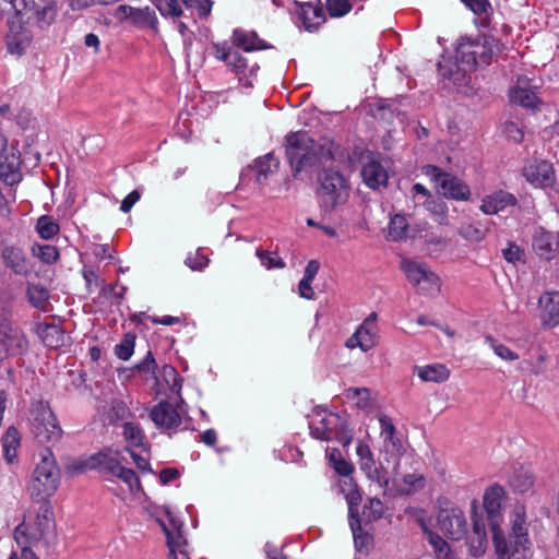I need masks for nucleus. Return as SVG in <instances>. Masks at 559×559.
<instances>
[{
  "instance_id": "obj_43",
  "label": "nucleus",
  "mask_w": 559,
  "mask_h": 559,
  "mask_svg": "<svg viewBox=\"0 0 559 559\" xmlns=\"http://www.w3.org/2000/svg\"><path fill=\"white\" fill-rule=\"evenodd\" d=\"M408 223L404 215H394L388 226V235L391 240L397 241L406 237Z\"/></svg>"
},
{
  "instance_id": "obj_64",
  "label": "nucleus",
  "mask_w": 559,
  "mask_h": 559,
  "mask_svg": "<svg viewBox=\"0 0 559 559\" xmlns=\"http://www.w3.org/2000/svg\"><path fill=\"white\" fill-rule=\"evenodd\" d=\"M427 209L431 211V213L437 217L439 223H444V219L447 217V206L443 202H435L428 200Z\"/></svg>"
},
{
  "instance_id": "obj_61",
  "label": "nucleus",
  "mask_w": 559,
  "mask_h": 559,
  "mask_svg": "<svg viewBox=\"0 0 559 559\" xmlns=\"http://www.w3.org/2000/svg\"><path fill=\"white\" fill-rule=\"evenodd\" d=\"M475 14L481 15L491 11V4L488 0H461Z\"/></svg>"
},
{
  "instance_id": "obj_28",
  "label": "nucleus",
  "mask_w": 559,
  "mask_h": 559,
  "mask_svg": "<svg viewBox=\"0 0 559 559\" xmlns=\"http://www.w3.org/2000/svg\"><path fill=\"white\" fill-rule=\"evenodd\" d=\"M1 255L5 266L15 274L26 276L31 272L29 261L22 249L8 246L3 248Z\"/></svg>"
},
{
  "instance_id": "obj_58",
  "label": "nucleus",
  "mask_w": 559,
  "mask_h": 559,
  "mask_svg": "<svg viewBox=\"0 0 559 559\" xmlns=\"http://www.w3.org/2000/svg\"><path fill=\"white\" fill-rule=\"evenodd\" d=\"M425 485V479L418 474H407L404 476V488L401 489L403 493H412Z\"/></svg>"
},
{
  "instance_id": "obj_46",
  "label": "nucleus",
  "mask_w": 559,
  "mask_h": 559,
  "mask_svg": "<svg viewBox=\"0 0 559 559\" xmlns=\"http://www.w3.org/2000/svg\"><path fill=\"white\" fill-rule=\"evenodd\" d=\"M27 297L34 307L45 309L49 299V293L40 285L31 284L27 287Z\"/></svg>"
},
{
  "instance_id": "obj_8",
  "label": "nucleus",
  "mask_w": 559,
  "mask_h": 559,
  "mask_svg": "<svg viewBox=\"0 0 559 559\" xmlns=\"http://www.w3.org/2000/svg\"><path fill=\"white\" fill-rule=\"evenodd\" d=\"M214 56L223 61L233 72L241 86L251 87L257 80L259 64L250 62L248 58L242 56L238 50L227 45H215Z\"/></svg>"
},
{
  "instance_id": "obj_13",
  "label": "nucleus",
  "mask_w": 559,
  "mask_h": 559,
  "mask_svg": "<svg viewBox=\"0 0 559 559\" xmlns=\"http://www.w3.org/2000/svg\"><path fill=\"white\" fill-rule=\"evenodd\" d=\"M475 45V40L471 38H461L456 48L457 70L452 73V71L447 69L445 64L439 62L440 75L453 81L455 86H460L461 82L465 80V72L474 70L478 66Z\"/></svg>"
},
{
  "instance_id": "obj_24",
  "label": "nucleus",
  "mask_w": 559,
  "mask_h": 559,
  "mask_svg": "<svg viewBox=\"0 0 559 559\" xmlns=\"http://www.w3.org/2000/svg\"><path fill=\"white\" fill-rule=\"evenodd\" d=\"M516 204L518 199L513 193L497 190L483 198L479 210L486 215H496Z\"/></svg>"
},
{
  "instance_id": "obj_25",
  "label": "nucleus",
  "mask_w": 559,
  "mask_h": 559,
  "mask_svg": "<svg viewBox=\"0 0 559 559\" xmlns=\"http://www.w3.org/2000/svg\"><path fill=\"white\" fill-rule=\"evenodd\" d=\"M361 177L364 182L371 189L385 186L389 179L388 171L382 163L373 157L362 165Z\"/></svg>"
},
{
  "instance_id": "obj_30",
  "label": "nucleus",
  "mask_w": 559,
  "mask_h": 559,
  "mask_svg": "<svg viewBox=\"0 0 559 559\" xmlns=\"http://www.w3.org/2000/svg\"><path fill=\"white\" fill-rule=\"evenodd\" d=\"M509 97L513 104L526 108H535L538 103L535 92L530 86V83L524 80H518L516 84L510 88Z\"/></svg>"
},
{
  "instance_id": "obj_54",
  "label": "nucleus",
  "mask_w": 559,
  "mask_h": 559,
  "mask_svg": "<svg viewBox=\"0 0 559 559\" xmlns=\"http://www.w3.org/2000/svg\"><path fill=\"white\" fill-rule=\"evenodd\" d=\"M326 9L331 16L340 17L347 14L352 5L348 0H325Z\"/></svg>"
},
{
  "instance_id": "obj_34",
  "label": "nucleus",
  "mask_w": 559,
  "mask_h": 559,
  "mask_svg": "<svg viewBox=\"0 0 559 559\" xmlns=\"http://www.w3.org/2000/svg\"><path fill=\"white\" fill-rule=\"evenodd\" d=\"M535 477L528 467L521 466L515 468L509 478L512 489L520 493H525L534 486Z\"/></svg>"
},
{
  "instance_id": "obj_27",
  "label": "nucleus",
  "mask_w": 559,
  "mask_h": 559,
  "mask_svg": "<svg viewBox=\"0 0 559 559\" xmlns=\"http://www.w3.org/2000/svg\"><path fill=\"white\" fill-rule=\"evenodd\" d=\"M555 238L551 233L547 231L543 227H537L534 230L532 238V248L534 252L543 260L550 261L557 250L554 247Z\"/></svg>"
},
{
  "instance_id": "obj_14",
  "label": "nucleus",
  "mask_w": 559,
  "mask_h": 559,
  "mask_svg": "<svg viewBox=\"0 0 559 559\" xmlns=\"http://www.w3.org/2000/svg\"><path fill=\"white\" fill-rule=\"evenodd\" d=\"M467 526V520L460 507L449 501L440 504L438 528L444 536L453 540H461L466 536Z\"/></svg>"
},
{
  "instance_id": "obj_20",
  "label": "nucleus",
  "mask_w": 559,
  "mask_h": 559,
  "mask_svg": "<svg viewBox=\"0 0 559 559\" xmlns=\"http://www.w3.org/2000/svg\"><path fill=\"white\" fill-rule=\"evenodd\" d=\"M169 524L157 518V522L162 526L167 537V546L169 548V559H189L186 551V539L181 533V523L175 519L169 510H164Z\"/></svg>"
},
{
  "instance_id": "obj_6",
  "label": "nucleus",
  "mask_w": 559,
  "mask_h": 559,
  "mask_svg": "<svg viewBox=\"0 0 559 559\" xmlns=\"http://www.w3.org/2000/svg\"><path fill=\"white\" fill-rule=\"evenodd\" d=\"M51 528L52 521L48 510L43 515L38 514L34 523L24 521L14 530L16 547L8 559H39L31 546L44 538Z\"/></svg>"
},
{
  "instance_id": "obj_49",
  "label": "nucleus",
  "mask_w": 559,
  "mask_h": 559,
  "mask_svg": "<svg viewBox=\"0 0 559 559\" xmlns=\"http://www.w3.org/2000/svg\"><path fill=\"white\" fill-rule=\"evenodd\" d=\"M37 231L44 239H50L59 231V225L49 216H41L37 222Z\"/></svg>"
},
{
  "instance_id": "obj_1",
  "label": "nucleus",
  "mask_w": 559,
  "mask_h": 559,
  "mask_svg": "<svg viewBox=\"0 0 559 559\" xmlns=\"http://www.w3.org/2000/svg\"><path fill=\"white\" fill-rule=\"evenodd\" d=\"M504 489L499 485H492L484 493V507L487 512L492 542L499 559H527L531 557V542L525 526V511L523 507H516L511 515V533L507 540L501 523V502Z\"/></svg>"
},
{
  "instance_id": "obj_23",
  "label": "nucleus",
  "mask_w": 559,
  "mask_h": 559,
  "mask_svg": "<svg viewBox=\"0 0 559 559\" xmlns=\"http://www.w3.org/2000/svg\"><path fill=\"white\" fill-rule=\"evenodd\" d=\"M0 178L10 186L22 179L20 153L15 147L0 154Z\"/></svg>"
},
{
  "instance_id": "obj_45",
  "label": "nucleus",
  "mask_w": 559,
  "mask_h": 559,
  "mask_svg": "<svg viewBox=\"0 0 559 559\" xmlns=\"http://www.w3.org/2000/svg\"><path fill=\"white\" fill-rule=\"evenodd\" d=\"M485 343L493 350V353L502 360L514 361L519 359V355L507 345L500 343L490 335L485 337Z\"/></svg>"
},
{
  "instance_id": "obj_26",
  "label": "nucleus",
  "mask_w": 559,
  "mask_h": 559,
  "mask_svg": "<svg viewBox=\"0 0 559 559\" xmlns=\"http://www.w3.org/2000/svg\"><path fill=\"white\" fill-rule=\"evenodd\" d=\"M544 324L554 328L559 324V292H546L538 299Z\"/></svg>"
},
{
  "instance_id": "obj_37",
  "label": "nucleus",
  "mask_w": 559,
  "mask_h": 559,
  "mask_svg": "<svg viewBox=\"0 0 559 559\" xmlns=\"http://www.w3.org/2000/svg\"><path fill=\"white\" fill-rule=\"evenodd\" d=\"M21 436L16 428L9 427L2 437L3 455L8 463H13L17 456Z\"/></svg>"
},
{
  "instance_id": "obj_19",
  "label": "nucleus",
  "mask_w": 559,
  "mask_h": 559,
  "mask_svg": "<svg viewBox=\"0 0 559 559\" xmlns=\"http://www.w3.org/2000/svg\"><path fill=\"white\" fill-rule=\"evenodd\" d=\"M522 175L532 187L537 189L551 188L556 182L554 165L546 159L527 160L522 169Z\"/></svg>"
},
{
  "instance_id": "obj_31",
  "label": "nucleus",
  "mask_w": 559,
  "mask_h": 559,
  "mask_svg": "<svg viewBox=\"0 0 559 559\" xmlns=\"http://www.w3.org/2000/svg\"><path fill=\"white\" fill-rule=\"evenodd\" d=\"M36 333L50 348H59L64 344V333L60 325L51 322H40L36 325Z\"/></svg>"
},
{
  "instance_id": "obj_39",
  "label": "nucleus",
  "mask_w": 559,
  "mask_h": 559,
  "mask_svg": "<svg viewBox=\"0 0 559 559\" xmlns=\"http://www.w3.org/2000/svg\"><path fill=\"white\" fill-rule=\"evenodd\" d=\"M345 396L359 409L369 411L373 407L371 392L367 388H349L346 390Z\"/></svg>"
},
{
  "instance_id": "obj_59",
  "label": "nucleus",
  "mask_w": 559,
  "mask_h": 559,
  "mask_svg": "<svg viewBox=\"0 0 559 559\" xmlns=\"http://www.w3.org/2000/svg\"><path fill=\"white\" fill-rule=\"evenodd\" d=\"M133 349V337L126 336L118 345H116L115 353L120 359L128 360L132 356Z\"/></svg>"
},
{
  "instance_id": "obj_36",
  "label": "nucleus",
  "mask_w": 559,
  "mask_h": 559,
  "mask_svg": "<svg viewBox=\"0 0 559 559\" xmlns=\"http://www.w3.org/2000/svg\"><path fill=\"white\" fill-rule=\"evenodd\" d=\"M487 543L484 523L475 520L473 524V535L467 540L471 555L474 557L483 556L486 551Z\"/></svg>"
},
{
  "instance_id": "obj_18",
  "label": "nucleus",
  "mask_w": 559,
  "mask_h": 559,
  "mask_svg": "<svg viewBox=\"0 0 559 559\" xmlns=\"http://www.w3.org/2000/svg\"><path fill=\"white\" fill-rule=\"evenodd\" d=\"M186 413L185 402L181 403L177 399L175 405L167 401L159 402L151 409L150 417L157 428L174 430L181 425Z\"/></svg>"
},
{
  "instance_id": "obj_56",
  "label": "nucleus",
  "mask_w": 559,
  "mask_h": 559,
  "mask_svg": "<svg viewBox=\"0 0 559 559\" xmlns=\"http://www.w3.org/2000/svg\"><path fill=\"white\" fill-rule=\"evenodd\" d=\"M34 253L36 257H38L41 261L46 263H53L59 258V252L57 248L51 245L38 246L36 249H34Z\"/></svg>"
},
{
  "instance_id": "obj_44",
  "label": "nucleus",
  "mask_w": 559,
  "mask_h": 559,
  "mask_svg": "<svg viewBox=\"0 0 559 559\" xmlns=\"http://www.w3.org/2000/svg\"><path fill=\"white\" fill-rule=\"evenodd\" d=\"M255 257L259 259L261 265L266 270L284 269L286 266L285 261L274 251H267L263 249L255 250Z\"/></svg>"
},
{
  "instance_id": "obj_10",
  "label": "nucleus",
  "mask_w": 559,
  "mask_h": 559,
  "mask_svg": "<svg viewBox=\"0 0 559 559\" xmlns=\"http://www.w3.org/2000/svg\"><path fill=\"white\" fill-rule=\"evenodd\" d=\"M421 171L435 185L438 193L444 198L456 201H467L469 199V187L456 176L445 173L433 165L424 166Z\"/></svg>"
},
{
  "instance_id": "obj_29",
  "label": "nucleus",
  "mask_w": 559,
  "mask_h": 559,
  "mask_svg": "<svg viewBox=\"0 0 559 559\" xmlns=\"http://www.w3.org/2000/svg\"><path fill=\"white\" fill-rule=\"evenodd\" d=\"M340 492L348 504V520L358 519V508L361 502V492L353 478H345L338 483Z\"/></svg>"
},
{
  "instance_id": "obj_62",
  "label": "nucleus",
  "mask_w": 559,
  "mask_h": 559,
  "mask_svg": "<svg viewBox=\"0 0 559 559\" xmlns=\"http://www.w3.org/2000/svg\"><path fill=\"white\" fill-rule=\"evenodd\" d=\"M460 235L471 241H480L484 239V231L474 225H467L461 228Z\"/></svg>"
},
{
  "instance_id": "obj_17",
  "label": "nucleus",
  "mask_w": 559,
  "mask_h": 559,
  "mask_svg": "<svg viewBox=\"0 0 559 559\" xmlns=\"http://www.w3.org/2000/svg\"><path fill=\"white\" fill-rule=\"evenodd\" d=\"M379 425H380V438L382 439V453L384 454V460L390 463H393V466L396 467L400 462V457L404 452V445L402 440L396 436V429L393 424V420L385 414H380L378 416Z\"/></svg>"
},
{
  "instance_id": "obj_2",
  "label": "nucleus",
  "mask_w": 559,
  "mask_h": 559,
  "mask_svg": "<svg viewBox=\"0 0 559 559\" xmlns=\"http://www.w3.org/2000/svg\"><path fill=\"white\" fill-rule=\"evenodd\" d=\"M127 457L120 450L105 449L86 459H79L68 465V472L82 474L91 469H104L118 478L124 486L120 493H117L124 501L141 502L145 497L141 481L133 469L124 466Z\"/></svg>"
},
{
  "instance_id": "obj_38",
  "label": "nucleus",
  "mask_w": 559,
  "mask_h": 559,
  "mask_svg": "<svg viewBox=\"0 0 559 559\" xmlns=\"http://www.w3.org/2000/svg\"><path fill=\"white\" fill-rule=\"evenodd\" d=\"M122 435L129 445V449H142L143 452H146L147 444L145 437L138 425L133 423H124Z\"/></svg>"
},
{
  "instance_id": "obj_21",
  "label": "nucleus",
  "mask_w": 559,
  "mask_h": 559,
  "mask_svg": "<svg viewBox=\"0 0 559 559\" xmlns=\"http://www.w3.org/2000/svg\"><path fill=\"white\" fill-rule=\"evenodd\" d=\"M358 464L360 469L366 474L367 478L379 484L380 487H386L389 478L382 467H379L374 461L370 447L359 441L356 447Z\"/></svg>"
},
{
  "instance_id": "obj_35",
  "label": "nucleus",
  "mask_w": 559,
  "mask_h": 559,
  "mask_svg": "<svg viewBox=\"0 0 559 559\" xmlns=\"http://www.w3.org/2000/svg\"><path fill=\"white\" fill-rule=\"evenodd\" d=\"M233 43L247 52L267 48L255 33L242 29L234 31Z\"/></svg>"
},
{
  "instance_id": "obj_51",
  "label": "nucleus",
  "mask_w": 559,
  "mask_h": 559,
  "mask_svg": "<svg viewBox=\"0 0 559 559\" xmlns=\"http://www.w3.org/2000/svg\"><path fill=\"white\" fill-rule=\"evenodd\" d=\"M429 542L435 550L437 559H453L449 544L440 536L430 534Z\"/></svg>"
},
{
  "instance_id": "obj_7",
  "label": "nucleus",
  "mask_w": 559,
  "mask_h": 559,
  "mask_svg": "<svg viewBox=\"0 0 559 559\" xmlns=\"http://www.w3.org/2000/svg\"><path fill=\"white\" fill-rule=\"evenodd\" d=\"M317 190L320 206L326 211H333L347 202L350 187L344 176L333 169H326L318 177Z\"/></svg>"
},
{
  "instance_id": "obj_50",
  "label": "nucleus",
  "mask_w": 559,
  "mask_h": 559,
  "mask_svg": "<svg viewBox=\"0 0 559 559\" xmlns=\"http://www.w3.org/2000/svg\"><path fill=\"white\" fill-rule=\"evenodd\" d=\"M120 451L123 453V455L128 453L131 456L133 463L135 464L139 471H141L142 473H153V469L151 468L148 462V450H146V452H143L142 450L141 452H136L135 450L124 448L123 450Z\"/></svg>"
},
{
  "instance_id": "obj_57",
  "label": "nucleus",
  "mask_w": 559,
  "mask_h": 559,
  "mask_svg": "<svg viewBox=\"0 0 559 559\" xmlns=\"http://www.w3.org/2000/svg\"><path fill=\"white\" fill-rule=\"evenodd\" d=\"M210 260L202 252L201 249H198L194 254H189L185 261L186 265L190 267L192 271H202L204 270Z\"/></svg>"
},
{
  "instance_id": "obj_15",
  "label": "nucleus",
  "mask_w": 559,
  "mask_h": 559,
  "mask_svg": "<svg viewBox=\"0 0 559 559\" xmlns=\"http://www.w3.org/2000/svg\"><path fill=\"white\" fill-rule=\"evenodd\" d=\"M380 329L378 325L377 312H371L346 340L345 346L348 349L359 348L367 353L379 344Z\"/></svg>"
},
{
  "instance_id": "obj_52",
  "label": "nucleus",
  "mask_w": 559,
  "mask_h": 559,
  "mask_svg": "<svg viewBox=\"0 0 559 559\" xmlns=\"http://www.w3.org/2000/svg\"><path fill=\"white\" fill-rule=\"evenodd\" d=\"M502 255L509 263L512 264H516L519 262L524 263L525 261L524 250L514 242H509L508 247L502 249Z\"/></svg>"
},
{
  "instance_id": "obj_33",
  "label": "nucleus",
  "mask_w": 559,
  "mask_h": 559,
  "mask_svg": "<svg viewBox=\"0 0 559 559\" xmlns=\"http://www.w3.org/2000/svg\"><path fill=\"white\" fill-rule=\"evenodd\" d=\"M130 411L127 404L118 399H112L102 406L100 416L104 423L115 424L129 417Z\"/></svg>"
},
{
  "instance_id": "obj_48",
  "label": "nucleus",
  "mask_w": 559,
  "mask_h": 559,
  "mask_svg": "<svg viewBox=\"0 0 559 559\" xmlns=\"http://www.w3.org/2000/svg\"><path fill=\"white\" fill-rule=\"evenodd\" d=\"M384 514V504L380 499L372 498L364 507L362 516L366 522L379 520Z\"/></svg>"
},
{
  "instance_id": "obj_55",
  "label": "nucleus",
  "mask_w": 559,
  "mask_h": 559,
  "mask_svg": "<svg viewBox=\"0 0 559 559\" xmlns=\"http://www.w3.org/2000/svg\"><path fill=\"white\" fill-rule=\"evenodd\" d=\"M188 10L195 11L200 17H205L212 9L211 0H182Z\"/></svg>"
},
{
  "instance_id": "obj_4",
  "label": "nucleus",
  "mask_w": 559,
  "mask_h": 559,
  "mask_svg": "<svg viewBox=\"0 0 559 559\" xmlns=\"http://www.w3.org/2000/svg\"><path fill=\"white\" fill-rule=\"evenodd\" d=\"M286 155L295 173L316 163L332 158L331 148L317 144L307 132L298 131L286 138Z\"/></svg>"
},
{
  "instance_id": "obj_12",
  "label": "nucleus",
  "mask_w": 559,
  "mask_h": 559,
  "mask_svg": "<svg viewBox=\"0 0 559 559\" xmlns=\"http://www.w3.org/2000/svg\"><path fill=\"white\" fill-rule=\"evenodd\" d=\"M401 270L409 283L416 286L420 293L432 296L440 292L441 283L439 276L426 263L403 259Z\"/></svg>"
},
{
  "instance_id": "obj_5",
  "label": "nucleus",
  "mask_w": 559,
  "mask_h": 559,
  "mask_svg": "<svg viewBox=\"0 0 559 559\" xmlns=\"http://www.w3.org/2000/svg\"><path fill=\"white\" fill-rule=\"evenodd\" d=\"M59 483L60 475L55 455L50 448H43L35 457L28 491L33 498L45 500L55 495Z\"/></svg>"
},
{
  "instance_id": "obj_60",
  "label": "nucleus",
  "mask_w": 559,
  "mask_h": 559,
  "mask_svg": "<svg viewBox=\"0 0 559 559\" xmlns=\"http://www.w3.org/2000/svg\"><path fill=\"white\" fill-rule=\"evenodd\" d=\"M159 12L164 16L178 17L182 14L179 0H165L159 7Z\"/></svg>"
},
{
  "instance_id": "obj_11",
  "label": "nucleus",
  "mask_w": 559,
  "mask_h": 559,
  "mask_svg": "<svg viewBox=\"0 0 559 559\" xmlns=\"http://www.w3.org/2000/svg\"><path fill=\"white\" fill-rule=\"evenodd\" d=\"M32 432L39 443L56 442L60 439L62 430L48 405L38 403L33 407Z\"/></svg>"
},
{
  "instance_id": "obj_9",
  "label": "nucleus",
  "mask_w": 559,
  "mask_h": 559,
  "mask_svg": "<svg viewBox=\"0 0 559 559\" xmlns=\"http://www.w3.org/2000/svg\"><path fill=\"white\" fill-rule=\"evenodd\" d=\"M310 433L318 440H336L344 447H347L353 440V432L348 428L346 420L334 413H324L320 415V419L312 421Z\"/></svg>"
},
{
  "instance_id": "obj_32",
  "label": "nucleus",
  "mask_w": 559,
  "mask_h": 559,
  "mask_svg": "<svg viewBox=\"0 0 559 559\" xmlns=\"http://www.w3.org/2000/svg\"><path fill=\"white\" fill-rule=\"evenodd\" d=\"M415 371L424 382L442 383L450 378V369L443 364L416 366Z\"/></svg>"
},
{
  "instance_id": "obj_40",
  "label": "nucleus",
  "mask_w": 559,
  "mask_h": 559,
  "mask_svg": "<svg viewBox=\"0 0 559 559\" xmlns=\"http://www.w3.org/2000/svg\"><path fill=\"white\" fill-rule=\"evenodd\" d=\"M277 167L278 160L271 153L255 159L253 169L255 170L258 182L261 183L266 180L269 175L276 171Z\"/></svg>"
},
{
  "instance_id": "obj_3",
  "label": "nucleus",
  "mask_w": 559,
  "mask_h": 559,
  "mask_svg": "<svg viewBox=\"0 0 559 559\" xmlns=\"http://www.w3.org/2000/svg\"><path fill=\"white\" fill-rule=\"evenodd\" d=\"M31 13L29 20L40 28H48L58 14L56 0H34V4L25 8L16 19V13L8 20L9 31L7 34V47L11 53L21 56L32 43V33L22 24V15Z\"/></svg>"
},
{
  "instance_id": "obj_47",
  "label": "nucleus",
  "mask_w": 559,
  "mask_h": 559,
  "mask_svg": "<svg viewBox=\"0 0 559 559\" xmlns=\"http://www.w3.org/2000/svg\"><path fill=\"white\" fill-rule=\"evenodd\" d=\"M475 50L478 59V66L488 64L492 55V40L486 38L475 39Z\"/></svg>"
},
{
  "instance_id": "obj_16",
  "label": "nucleus",
  "mask_w": 559,
  "mask_h": 559,
  "mask_svg": "<svg viewBox=\"0 0 559 559\" xmlns=\"http://www.w3.org/2000/svg\"><path fill=\"white\" fill-rule=\"evenodd\" d=\"M27 345V340L22 330L0 316V360L24 353Z\"/></svg>"
},
{
  "instance_id": "obj_42",
  "label": "nucleus",
  "mask_w": 559,
  "mask_h": 559,
  "mask_svg": "<svg viewBox=\"0 0 559 559\" xmlns=\"http://www.w3.org/2000/svg\"><path fill=\"white\" fill-rule=\"evenodd\" d=\"M162 379L169 388L170 392L177 395V399L183 403V399L180 395L182 388V380L178 373V371L169 365H165L162 369L160 373Z\"/></svg>"
},
{
  "instance_id": "obj_41",
  "label": "nucleus",
  "mask_w": 559,
  "mask_h": 559,
  "mask_svg": "<svg viewBox=\"0 0 559 559\" xmlns=\"http://www.w3.org/2000/svg\"><path fill=\"white\" fill-rule=\"evenodd\" d=\"M349 526L353 533L355 548L358 551H369L372 545V537L369 533L365 532L361 527L359 519L349 520Z\"/></svg>"
},
{
  "instance_id": "obj_22",
  "label": "nucleus",
  "mask_w": 559,
  "mask_h": 559,
  "mask_svg": "<svg viewBox=\"0 0 559 559\" xmlns=\"http://www.w3.org/2000/svg\"><path fill=\"white\" fill-rule=\"evenodd\" d=\"M114 16L120 22L129 20L140 26L155 27L157 23L155 12L148 7L133 8L121 4L116 8Z\"/></svg>"
},
{
  "instance_id": "obj_63",
  "label": "nucleus",
  "mask_w": 559,
  "mask_h": 559,
  "mask_svg": "<svg viewBox=\"0 0 559 559\" xmlns=\"http://www.w3.org/2000/svg\"><path fill=\"white\" fill-rule=\"evenodd\" d=\"M503 132L509 139L513 140L516 143L521 142L524 138L522 129L516 123L511 121L506 122Z\"/></svg>"
},
{
  "instance_id": "obj_53",
  "label": "nucleus",
  "mask_w": 559,
  "mask_h": 559,
  "mask_svg": "<svg viewBox=\"0 0 559 559\" xmlns=\"http://www.w3.org/2000/svg\"><path fill=\"white\" fill-rule=\"evenodd\" d=\"M31 4H34V0H0V10L4 13H16L17 16Z\"/></svg>"
}]
</instances>
